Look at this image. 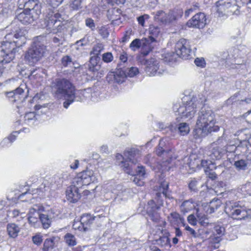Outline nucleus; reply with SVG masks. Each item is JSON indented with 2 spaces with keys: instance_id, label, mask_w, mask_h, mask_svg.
Returning <instances> with one entry per match:
<instances>
[{
  "instance_id": "obj_43",
  "label": "nucleus",
  "mask_w": 251,
  "mask_h": 251,
  "mask_svg": "<svg viewBox=\"0 0 251 251\" xmlns=\"http://www.w3.org/2000/svg\"><path fill=\"white\" fill-rule=\"evenodd\" d=\"M144 43L142 40L139 39H135L130 43L129 47L132 50H136L139 49L141 47L143 46Z\"/></svg>"
},
{
  "instance_id": "obj_32",
  "label": "nucleus",
  "mask_w": 251,
  "mask_h": 251,
  "mask_svg": "<svg viewBox=\"0 0 251 251\" xmlns=\"http://www.w3.org/2000/svg\"><path fill=\"white\" fill-rule=\"evenodd\" d=\"M170 222L173 225H177L180 223H182L184 219L181 218L180 215L176 212H172L168 217Z\"/></svg>"
},
{
  "instance_id": "obj_27",
  "label": "nucleus",
  "mask_w": 251,
  "mask_h": 251,
  "mask_svg": "<svg viewBox=\"0 0 251 251\" xmlns=\"http://www.w3.org/2000/svg\"><path fill=\"white\" fill-rule=\"evenodd\" d=\"M129 162V160L127 159L122 160V161L119 163V166L122 168L126 173L132 175L134 174L133 167H134V165L132 163L130 164Z\"/></svg>"
},
{
  "instance_id": "obj_29",
  "label": "nucleus",
  "mask_w": 251,
  "mask_h": 251,
  "mask_svg": "<svg viewBox=\"0 0 251 251\" xmlns=\"http://www.w3.org/2000/svg\"><path fill=\"white\" fill-rule=\"evenodd\" d=\"M11 37H14L15 39H19V43H22V45L25 43V38L24 37V31H23L22 29H20L18 31H16V33H14V35L12 33H10L7 34L5 36V38L6 39H11Z\"/></svg>"
},
{
  "instance_id": "obj_42",
  "label": "nucleus",
  "mask_w": 251,
  "mask_h": 251,
  "mask_svg": "<svg viewBox=\"0 0 251 251\" xmlns=\"http://www.w3.org/2000/svg\"><path fill=\"white\" fill-rule=\"evenodd\" d=\"M225 227L220 225H217L214 226L212 231V234L222 237L225 234Z\"/></svg>"
},
{
  "instance_id": "obj_52",
  "label": "nucleus",
  "mask_w": 251,
  "mask_h": 251,
  "mask_svg": "<svg viewBox=\"0 0 251 251\" xmlns=\"http://www.w3.org/2000/svg\"><path fill=\"white\" fill-rule=\"evenodd\" d=\"M139 73L138 69L136 67H131L130 68L128 72L126 73L127 76L130 77H134Z\"/></svg>"
},
{
  "instance_id": "obj_57",
  "label": "nucleus",
  "mask_w": 251,
  "mask_h": 251,
  "mask_svg": "<svg viewBox=\"0 0 251 251\" xmlns=\"http://www.w3.org/2000/svg\"><path fill=\"white\" fill-rule=\"evenodd\" d=\"M149 17L150 16L149 15L144 14L137 17V20L139 24H140L142 26H144L145 25V20H148V19H149Z\"/></svg>"
},
{
  "instance_id": "obj_26",
  "label": "nucleus",
  "mask_w": 251,
  "mask_h": 251,
  "mask_svg": "<svg viewBox=\"0 0 251 251\" xmlns=\"http://www.w3.org/2000/svg\"><path fill=\"white\" fill-rule=\"evenodd\" d=\"M169 236V233L165 232L164 235L155 240V244L161 247L170 248L171 247V244Z\"/></svg>"
},
{
  "instance_id": "obj_49",
  "label": "nucleus",
  "mask_w": 251,
  "mask_h": 251,
  "mask_svg": "<svg viewBox=\"0 0 251 251\" xmlns=\"http://www.w3.org/2000/svg\"><path fill=\"white\" fill-rule=\"evenodd\" d=\"M24 118L25 121H26L27 124H29L31 121H35L37 120L36 114L34 112L26 113Z\"/></svg>"
},
{
  "instance_id": "obj_61",
  "label": "nucleus",
  "mask_w": 251,
  "mask_h": 251,
  "mask_svg": "<svg viewBox=\"0 0 251 251\" xmlns=\"http://www.w3.org/2000/svg\"><path fill=\"white\" fill-rule=\"evenodd\" d=\"M38 217L40 218V216H28V220L29 223L31 224H35L38 221Z\"/></svg>"
},
{
  "instance_id": "obj_25",
  "label": "nucleus",
  "mask_w": 251,
  "mask_h": 251,
  "mask_svg": "<svg viewBox=\"0 0 251 251\" xmlns=\"http://www.w3.org/2000/svg\"><path fill=\"white\" fill-rule=\"evenodd\" d=\"M146 65L147 64H144ZM148 65L145 67V71L146 73L149 75H155L157 74H161V72L159 70L160 67V64H147ZM162 65V64H161Z\"/></svg>"
},
{
  "instance_id": "obj_16",
  "label": "nucleus",
  "mask_w": 251,
  "mask_h": 251,
  "mask_svg": "<svg viewBox=\"0 0 251 251\" xmlns=\"http://www.w3.org/2000/svg\"><path fill=\"white\" fill-rule=\"evenodd\" d=\"M127 77L126 72L121 69H117L115 72H111L107 76L108 81H112L118 83L124 82Z\"/></svg>"
},
{
  "instance_id": "obj_62",
  "label": "nucleus",
  "mask_w": 251,
  "mask_h": 251,
  "mask_svg": "<svg viewBox=\"0 0 251 251\" xmlns=\"http://www.w3.org/2000/svg\"><path fill=\"white\" fill-rule=\"evenodd\" d=\"M92 56L90 59V63H92V62H95V63H98L100 61V57L99 56V55L92 54Z\"/></svg>"
},
{
  "instance_id": "obj_17",
  "label": "nucleus",
  "mask_w": 251,
  "mask_h": 251,
  "mask_svg": "<svg viewBox=\"0 0 251 251\" xmlns=\"http://www.w3.org/2000/svg\"><path fill=\"white\" fill-rule=\"evenodd\" d=\"M24 10H28L35 14L41 13V4L37 0H26L25 2Z\"/></svg>"
},
{
  "instance_id": "obj_7",
  "label": "nucleus",
  "mask_w": 251,
  "mask_h": 251,
  "mask_svg": "<svg viewBox=\"0 0 251 251\" xmlns=\"http://www.w3.org/2000/svg\"><path fill=\"white\" fill-rule=\"evenodd\" d=\"M60 14L58 13H54L49 9V12L46 15L44 19L41 21V26L43 28L54 30L60 25V21L58 20Z\"/></svg>"
},
{
  "instance_id": "obj_6",
  "label": "nucleus",
  "mask_w": 251,
  "mask_h": 251,
  "mask_svg": "<svg viewBox=\"0 0 251 251\" xmlns=\"http://www.w3.org/2000/svg\"><path fill=\"white\" fill-rule=\"evenodd\" d=\"M181 10L177 9L170 10L168 13L163 10H159L153 13L154 19L163 24L168 25L176 21L178 15L182 14Z\"/></svg>"
},
{
  "instance_id": "obj_44",
  "label": "nucleus",
  "mask_w": 251,
  "mask_h": 251,
  "mask_svg": "<svg viewBox=\"0 0 251 251\" xmlns=\"http://www.w3.org/2000/svg\"><path fill=\"white\" fill-rule=\"evenodd\" d=\"M178 129L180 134L183 136L187 134L190 130L189 125L186 123L179 124Z\"/></svg>"
},
{
  "instance_id": "obj_64",
  "label": "nucleus",
  "mask_w": 251,
  "mask_h": 251,
  "mask_svg": "<svg viewBox=\"0 0 251 251\" xmlns=\"http://www.w3.org/2000/svg\"><path fill=\"white\" fill-rule=\"evenodd\" d=\"M185 229L189 231L190 232V233L194 237H197V232L195 231L194 229H193V228H192L191 227H190L189 226H185Z\"/></svg>"
},
{
  "instance_id": "obj_45",
  "label": "nucleus",
  "mask_w": 251,
  "mask_h": 251,
  "mask_svg": "<svg viewBox=\"0 0 251 251\" xmlns=\"http://www.w3.org/2000/svg\"><path fill=\"white\" fill-rule=\"evenodd\" d=\"M16 136L12 134L10 135L7 138H4L1 142L0 145L2 147L7 146L9 144H11L16 140Z\"/></svg>"
},
{
  "instance_id": "obj_37",
  "label": "nucleus",
  "mask_w": 251,
  "mask_h": 251,
  "mask_svg": "<svg viewBox=\"0 0 251 251\" xmlns=\"http://www.w3.org/2000/svg\"><path fill=\"white\" fill-rule=\"evenodd\" d=\"M220 205L221 201L219 200L213 199L210 202L209 208L207 210V211L209 213H212L220 207Z\"/></svg>"
},
{
  "instance_id": "obj_51",
  "label": "nucleus",
  "mask_w": 251,
  "mask_h": 251,
  "mask_svg": "<svg viewBox=\"0 0 251 251\" xmlns=\"http://www.w3.org/2000/svg\"><path fill=\"white\" fill-rule=\"evenodd\" d=\"M145 174L146 173L144 167L143 166H138L136 171V173H135V172L134 171V174L132 176L144 178Z\"/></svg>"
},
{
  "instance_id": "obj_33",
  "label": "nucleus",
  "mask_w": 251,
  "mask_h": 251,
  "mask_svg": "<svg viewBox=\"0 0 251 251\" xmlns=\"http://www.w3.org/2000/svg\"><path fill=\"white\" fill-rule=\"evenodd\" d=\"M216 57L217 58V59H216L214 60L215 62H230L232 61L233 60L231 59V58L228 54V53L227 51H223L220 52L218 53H217L216 55Z\"/></svg>"
},
{
  "instance_id": "obj_59",
  "label": "nucleus",
  "mask_w": 251,
  "mask_h": 251,
  "mask_svg": "<svg viewBox=\"0 0 251 251\" xmlns=\"http://www.w3.org/2000/svg\"><path fill=\"white\" fill-rule=\"evenodd\" d=\"M63 0H47V2L52 7H55L60 5Z\"/></svg>"
},
{
  "instance_id": "obj_9",
  "label": "nucleus",
  "mask_w": 251,
  "mask_h": 251,
  "mask_svg": "<svg viewBox=\"0 0 251 251\" xmlns=\"http://www.w3.org/2000/svg\"><path fill=\"white\" fill-rule=\"evenodd\" d=\"M95 177L93 172L91 171H85L81 172L78 176L75 177L73 181L71 186H75L79 190L83 185H87L91 182H94Z\"/></svg>"
},
{
  "instance_id": "obj_11",
  "label": "nucleus",
  "mask_w": 251,
  "mask_h": 251,
  "mask_svg": "<svg viewBox=\"0 0 251 251\" xmlns=\"http://www.w3.org/2000/svg\"><path fill=\"white\" fill-rule=\"evenodd\" d=\"M169 183L167 181H163L160 184L159 192L156 194V204L160 208L163 205V197L169 200L173 199L170 193L168 192Z\"/></svg>"
},
{
  "instance_id": "obj_14",
  "label": "nucleus",
  "mask_w": 251,
  "mask_h": 251,
  "mask_svg": "<svg viewBox=\"0 0 251 251\" xmlns=\"http://www.w3.org/2000/svg\"><path fill=\"white\" fill-rule=\"evenodd\" d=\"M40 14H36L26 9L17 16V19L23 24H29L38 18Z\"/></svg>"
},
{
  "instance_id": "obj_31",
  "label": "nucleus",
  "mask_w": 251,
  "mask_h": 251,
  "mask_svg": "<svg viewBox=\"0 0 251 251\" xmlns=\"http://www.w3.org/2000/svg\"><path fill=\"white\" fill-rule=\"evenodd\" d=\"M195 206L192 199H189L184 201L180 205V210L181 212L187 213L189 211L194 209Z\"/></svg>"
},
{
  "instance_id": "obj_1",
  "label": "nucleus",
  "mask_w": 251,
  "mask_h": 251,
  "mask_svg": "<svg viewBox=\"0 0 251 251\" xmlns=\"http://www.w3.org/2000/svg\"><path fill=\"white\" fill-rule=\"evenodd\" d=\"M215 124L214 113L211 110L202 107L198 113L196 122L197 128L194 131L196 138L205 137L213 131H218L220 127Z\"/></svg>"
},
{
  "instance_id": "obj_12",
  "label": "nucleus",
  "mask_w": 251,
  "mask_h": 251,
  "mask_svg": "<svg viewBox=\"0 0 251 251\" xmlns=\"http://www.w3.org/2000/svg\"><path fill=\"white\" fill-rule=\"evenodd\" d=\"M164 142L160 140L159 143L158 147L156 150V153L158 156H166L168 159L163 162V166H167V165L171 164L173 160L176 158V156L174 154L172 150H167L163 148Z\"/></svg>"
},
{
  "instance_id": "obj_56",
  "label": "nucleus",
  "mask_w": 251,
  "mask_h": 251,
  "mask_svg": "<svg viewBox=\"0 0 251 251\" xmlns=\"http://www.w3.org/2000/svg\"><path fill=\"white\" fill-rule=\"evenodd\" d=\"M100 68V64H88V69L89 71L95 73L99 71Z\"/></svg>"
},
{
  "instance_id": "obj_24",
  "label": "nucleus",
  "mask_w": 251,
  "mask_h": 251,
  "mask_svg": "<svg viewBox=\"0 0 251 251\" xmlns=\"http://www.w3.org/2000/svg\"><path fill=\"white\" fill-rule=\"evenodd\" d=\"M139 155V151L132 148L129 150H127L125 151L124 155L126 159L128 160L131 163L135 165L137 162L136 158L135 159L137 155Z\"/></svg>"
},
{
  "instance_id": "obj_34",
  "label": "nucleus",
  "mask_w": 251,
  "mask_h": 251,
  "mask_svg": "<svg viewBox=\"0 0 251 251\" xmlns=\"http://www.w3.org/2000/svg\"><path fill=\"white\" fill-rule=\"evenodd\" d=\"M40 220L42 223L43 227L45 229L48 228L52 222L51 218L46 214H41L40 215Z\"/></svg>"
},
{
  "instance_id": "obj_20",
  "label": "nucleus",
  "mask_w": 251,
  "mask_h": 251,
  "mask_svg": "<svg viewBox=\"0 0 251 251\" xmlns=\"http://www.w3.org/2000/svg\"><path fill=\"white\" fill-rule=\"evenodd\" d=\"M92 89L88 88L84 90H76L75 91V101H81L90 98L92 95Z\"/></svg>"
},
{
  "instance_id": "obj_50",
  "label": "nucleus",
  "mask_w": 251,
  "mask_h": 251,
  "mask_svg": "<svg viewBox=\"0 0 251 251\" xmlns=\"http://www.w3.org/2000/svg\"><path fill=\"white\" fill-rule=\"evenodd\" d=\"M147 214L152 222L155 223H158L159 222L160 217L158 212L151 213V211H149V213H147Z\"/></svg>"
},
{
  "instance_id": "obj_13",
  "label": "nucleus",
  "mask_w": 251,
  "mask_h": 251,
  "mask_svg": "<svg viewBox=\"0 0 251 251\" xmlns=\"http://www.w3.org/2000/svg\"><path fill=\"white\" fill-rule=\"evenodd\" d=\"M206 24V16L204 13L201 12L196 14L187 23L188 26L199 28H203Z\"/></svg>"
},
{
  "instance_id": "obj_47",
  "label": "nucleus",
  "mask_w": 251,
  "mask_h": 251,
  "mask_svg": "<svg viewBox=\"0 0 251 251\" xmlns=\"http://www.w3.org/2000/svg\"><path fill=\"white\" fill-rule=\"evenodd\" d=\"M14 91L15 93V99L12 100V101H16L19 99L23 98L24 99V97L23 96L24 93V90L21 87H18Z\"/></svg>"
},
{
  "instance_id": "obj_46",
  "label": "nucleus",
  "mask_w": 251,
  "mask_h": 251,
  "mask_svg": "<svg viewBox=\"0 0 251 251\" xmlns=\"http://www.w3.org/2000/svg\"><path fill=\"white\" fill-rule=\"evenodd\" d=\"M198 181L195 178H192L188 184V187L191 191L196 192L198 191Z\"/></svg>"
},
{
  "instance_id": "obj_3",
  "label": "nucleus",
  "mask_w": 251,
  "mask_h": 251,
  "mask_svg": "<svg viewBox=\"0 0 251 251\" xmlns=\"http://www.w3.org/2000/svg\"><path fill=\"white\" fill-rule=\"evenodd\" d=\"M225 212L233 219L241 220L251 219V209L247 208L237 202H226Z\"/></svg>"
},
{
  "instance_id": "obj_58",
  "label": "nucleus",
  "mask_w": 251,
  "mask_h": 251,
  "mask_svg": "<svg viewBox=\"0 0 251 251\" xmlns=\"http://www.w3.org/2000/svg\"><path fill=\"white\" fill-rule=\"evenodd\" d=\"M71 5L74 10H78L81 8V0H72Z\"/></svg>"
},
{
  "instance_id": "obj_60",
  "label": "nucleus",
  "mask_w": 251,
  "mask_h": 251,
  "mask_svg": "<svg viewBox=\"0 0 251 251\" xmlns=\"http://www.w3.org/2000/svg\"><path fill=\"white\" fill-rule=\"evenodd\" d=\"M143 178L139 177L137 176H133L132 180L138 186H142L144 185V181L142 180Z\"/></svg>"
},
{
  "instance_id": "obj_21",
  "label": "nucleus",
  "mask_w": 251,
  "mask_h": 251,
  "mask_svg": "<svg viewBox=\"0 0 251 251\" xmlns=\"http://www.w3.org/2000/svg\"><path fill=\"white\" fill-rule=\"evenodd\" d=\"M59 238L57 236H52L47 238L44 242L43 250L44 251H49L53 249L57 246Z\"/></svg>"
},
{
  "instance_id": "obj_41",
  "label": "nucleus",
  "mask_w": 251,
  "mask_h": 251,
  "mask_svg": "<svg viewBox=\"0 0 251 251\" xmlns=\"http://www.w3.org/2000/svg\"><path fill=\"white\" fill-rule=\"evenodd\" d=\"M230 3H232L228 13H232L233 14L238 15L240 13L239 6L236 4V0H230Z\"/></svg>"
},
{
  "instance_id": "obj_30",
  "label": "nucleus",
  "mask_w": 251,
  "mask_h": 251,
  "mask_svg": "<svg viewBox=\"0 0 251 251\" xmlns=\"http://www.w3.org/2000/svg\"><path fill=\"white\" fill-rule=\"evenodd\" d=\"M7 230L10 237L15 238L18 236L20 228L15 224L11 223L7 225Z\"/></svg>"
},
{
  "instance_id": "obj_15",
  "label": "nucleus",
  "mask_w": 251,
  "mask_h": 251,
  "mask_svg": "<svg viewBox=\"0 0 251 251\" xmlns=\"http://www.w3.org/2000/svg\"><path fill=\"white\" fill-rule=\"evenodd\" d=\"M201 165L204 168L205 173L209 178L215 180L217 178V175L214 171L217 169L215 164L211 160H202Z\"/></svg>"
},
{
  "instance_id": "obj_18",
  "label": "nucleus",
  "mask_w": 251,
  "mask_h": 251,
  "mask_svg": "<svg viewBox=\"0 0 251 251\" xmlns=\"http://www.w3.org/2000/svg\"><path fill=\"white\" fill-rule=\"evenodd\" d=\"M66 194L67 200L73 203L77 202L81 196L78 189L75 186H70L68 187Z\"/></svg>"
},
{
  "instance_id": "obj_63",
  "label": "nucleus",
  "mask_w": 251,
  "mask_h": 251,
  "mask_svg": "<svg viewBox=\"0 0 251 251\" xmlns=\"http://www.w3.org/2000/svg\"><path fill=\"white\" fill-rule=\"evenodd\" d=\"M40 214L35 208H30L28 212V216H40Z\"/></svg>"
},
{
  "instance_id": "obj_54",
  "label": "nucleus",
  "mask_w": 251,
  "mask_h": 251,
  "mask_svg": "<svg viewBox=\"0 0 251 251\" xmlns=\"http://www.w3.org/2000/svg\"><path fill=\"white\" fill-rule=\"evenodd\" d=\"M86 25L91 28L92 30H94L95 29L96 25L94 20L91 18H87L85 21Z\"/></svg>"
},
{
  "instance_id": "obj_39",
  "label": "nucleus",
  "mask_w": 251,
  "mask_h": 251,
  "mask_svg": "<svg viewBox=\"0 0 251 251\" xmlns=\"http://www.w3.org/2000/svg\"><path fill=\"white\" fill-rule=\"evenodd\" d=\"M248 162L244 159L235 161L234 165L238 170H245L247 169Z\"/></svg>"
},
{
  "instance_id": "obj_28",
  "label": "nucleus",
  "mask_w": 251,
  "mask_h": 251,
  "mask_svg": "<svg viewBox=\"0 0 251 251\" xmlns=\"http://www.w3.org/2000/svg\"><path fill=\"white\" fill-rule=\"evenodd\" d=\"M225 150L219 146L213 147L208 155L213 160L220 159L224 154Z\"/></svg>"
},
{
  "instance_id": "obj_2",
  "label": "nucleus",
  "mask_w": 251,
  "mask_h": 251,
  "mask_svg": "<svg viewBox=\"0 0 251 251\" xmlns=\"http://www.w3.org/2000/svg\"><path fill=\"white\" fill-rule=\"evenodd\" d=\"M51 88L56 98L65 100L63 102V106L65 108L75 101V88L69 80L56 78L52 83Z\"/></svg>"
},
{
  "instance_id": "obj_35",
  "label": "nucleus",
  "mask_w": 251,
  "mask_h": 251,
  "mask_svg": "<svg viewBox=\"0 0 251 251\" xmlns=\"http://www.w3.org/2000/svg\"><path fill=\"white\" fill-rule=\"evenodd\" d=\"M238 192L244 195H251V183L247 182L238 188Z\"/></svg>"
},
{
  "instance_id": "obj_55",
  "label": "nucleus",
  "mask_w": 251,
  "mask_h": 251,
  "mask_svg": "<svg viewBox=\"0 0 251 251\" xmlns=\"http://www.w3.org/2000/svg\"><path fill=\"white\" fill-rule=\"evenodd\" d=\"M33 243L37 246L40 245L43 241L42 236L40 234H36L32 237Z\"/></svg>"
},
{
  "instance_id": "obj_8",
  "label": "nucleus",
  "mask_w": 251,
  "mask_h": 251,
  "mask_svg": "<svg viewBox=\"0 0 251 251\" xmlns=\"http://www.w3.org/2000/svg\"><path fill=\"white\" fill-rule=\"evenodd\" d=\"M199 102L194 103L190 101L186 104H183L180 106L176 111L178 114L180 115V117H177L176 120L179 121V119H191L195 115L197 111V104Z\"/></svg>"
},
{
  "instance_id": "obj_23",
  "label": "nucleus",
  "mask_w": 251,
  "mask_h": 251,
  "mask_svg": "<svg viewBox=\"0 0 251 251\" xmlns=\"http://www.w3.org/2000/svg\"><path fill=\"white\" fill-rule=\"evenodd\" d=\"M232 4V3H230V0H219L217 2V11L221 14L226 12L228 13V11Z\"/></svg>"
},
{
  "instance_id": "obj_19",
  "label": "nucleus",
  "mask_w": 251,
  "mask_h": 251,
  "mask_svg": "<svg viewBox=\"0 0 251 251\" xmlns=\"http://www.w3.org/2000/svg\"><path fill=\"white\" fill-rule=\"evenodd\" d=\"M95 218L96 217L88 214H83L81 217L80 223L84 231H86L90 228L91 225L94 223Z\"/></svg>"
},
{
  "instance_id": "obj_4",
  "label": "nucleus",
  "mask_w": 251,
  "mask_h": 251,
  "mask_svg": "<svg viewBox=\"0 0 251 251\" xmlns=\"http://www.w3.org/2000/svg\"><path fill=\"white\" fill-rule=\"evenodd\" d=\"M7 40V39H6ZM22 43H19L18 41H9L6 40L0 45V63H10L15 58L16 52L18 51Z\"/></svg>"
},
{
  "instance_id": "obj_53",
  "label": "nucleus",
  "mask_w": 251,
  "mask_h": 251,
  "mask_svg": "<svg viewBox=\"0 0 251 251\" xmlns=\"http://www.w3.org/2000/svg\"><path fill=\"white\" fill-rule=\"evenodd\" d=\"M113 56L111 52H106L102 55V60L104 62L109 63L113 60Z\"/></svg>"
},
{
  "instance_id": "obj_36",
  "label": "nucleus",
  "mask_w": 251,
  "mask_h": 251,
  "mask_svg": "<svg viewBox=\"0 0 251 251\" xmlns=\"http://www.w3.org/2000/svg\"><path fill=\"white\" fill-rule=\"evenodd\" d=\"M64 240L69 246H74L76 244L75 237L71 233H67L64 236Z\"/></svg>"
},
{
  "instance_id": "obj_10",
  "label": "nucleus",
  "mask_w": 251,
  "mask_h": 251,
  "mask_svg": "<svg viewBox=\"0 0 251 251\" xmlns=\"http://www.w3.org/2000/svg\"><path fill=\"white\" fill-rule=\"evenodd\" d=\"M189 45L187 40L182 38L176 44L175 51L176 54L183 59H187L191 52Z\"/></svg>"
},
{
  "instance_id": "obj_40",
  "label": "nucleus",
  "mask_w": 251,
  "mask_h": 251,
  "mask_svg": "<svg viewBox=\"0 0 251 251\" xmlns=\"http://www.w3.org/2000/svg\"><path fill=\"white\" fill-rule=\"evenodd\" d=\"M210 243L215 248H218L219 247V244L222 241V237L212 234L210 235L209 238Z\"/></svg>"
},
{
  "instance_id": "obj_22",
  "label": "nucleus",
  "mask_w": 251,
  "mask_h": 251,
  "mask_svg": "<svg viewBox=\"0 0 251 251\" xmlns=\"http://www.w3.org/2000/svg\"><path fill=\"white\" fill-rule=\"evenodd\" d=\"M112 193L119 197L121 200L126 199L128 196V191L121 184H117L112 190Z\"/></svg>"
},
{
  "instance_id": "obj_48",
  "label": "nucleus",
  "mask_w": 251,
  "mask_h": 251,
  "mask_svg": "<svg viewBox=\"0 0 251 251\" xmlns=\"http://www.w3.org/2000/svg\"><path fill=\"white\" fill-rule=\"evenodd\" d=\"M103 49V45L100 43H98L93 47L92 50L91 51L90 54L99 55Z\"/></svg>"
},
{
  "instance_id": "obj_5",
  "label": "nucleus",
  "mask_w": 251,
  "mask_h": 251,
  "mask_svg": "<svg viewBox=\"0 0 251 251\" xmlns=\"http://www.w3.org/2000/svg\"><path fill=\"white\" fill-rule=\"evenodd\" d=\"M46 50V47L39 41H34L31 47L25 54V61L31 63H36L44 55Z\"/></svg>"
},
{
  "instance_id": "obj_38",
  "label": "nucleus",
  "mask_w": 251,
  "mask_h": 251,
  "mask_svg": "<svg viewBox=\"0 0 251 251\" xmlns=\"http://www.w3.org/2000/svg\"><path fill=\"white\" fill-rule=\"evenodd\" d=\"M160 208L159 206L156 205V203L153 200H151L149 201L148 203L147 213H149V211H151V213L158 212V210H159Z\"/></svg>"
}]
</instances>
